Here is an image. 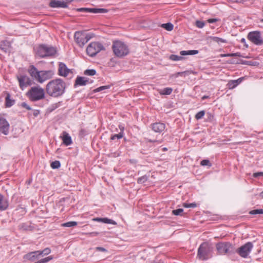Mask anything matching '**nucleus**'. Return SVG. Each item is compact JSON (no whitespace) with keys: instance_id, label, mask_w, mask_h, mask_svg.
<instances>
[{"instance_id":"obj_1","label":"nucleus","mask_w":263,"mask_h":263,"mask_svg":"<svg viewBox=\"0 0 263 263\" xmlns=\"http://www.w3.org/2000/svg\"><path fill=\"white\" fill-rule=\"evenodd\" d=\"M65 88V83L61 79H55L48 83L46 86V91L49 96L57 98L64 93Z\"/></svg>"},{"instance_id":"obj_2","label":"nucleus","mask_w":263,"mask_h":263,"mask_svg":"<svg viewBox=\"0 0 263 263\" xmlns=\"http://www.w3.org/2000/svg\"><path fill=\"white\" fill-rule=\"evenodd\" d=\"M28 72L34 80L40 83L51 79L54 75L52 70L39 71L34 65L29 66Z\"/></svg>"},{"instance_id":"obj_3","label":"nucleus","mask_w":263,"mask_h":263,"mask_svg":"<svg viewBox=\"0 0 263 263\" xmlns=\"http://www.w3.org/2000/svg\"><path fill=\"white\" fill-rule=\"evenodd\" d=\"M112 49L115 55L119 58L124 57L129 53L128 46L120 41H115L113 42Z\"/></svg>"},{"instance_id":"obj_4","label":"nucleus","mask_w":263,"mask_h":263,"mask_svg":"<svg viewBox=\"0 0 263 263\" xmlns=\"http://www.w3.org/2000/svg\"><path fill=\"white\" fill-rule=\"evenodd\" d=\"M26 96L31 101H37L45 98V91L39 86L32 87L26 93Z\"/></svg>"},{"instance_id":"obj_5","label":"nucleus","mask_w":263,"mask_h":263,"mask_svg":"<svg viewBox=\"0 0 263 263\" xmlns=\"http://www.w3.org/2000/svg\"><path fill=\"white\" fill-rule=\"evenodd\" d=\"M56 53L55 48L47 45H41L36 49V54L41 58L52 57Z\"/></svg>"},{"instance_id":"obj_6","label":"nucleus","mask_w":263,"mask_h":263,"mask_svg":"<svg viewBox=\"0 0 263 263\" xmlns=\"http://www.w3.org/2000/svg\"><path fill=\"white\" fill-rule=\"evenodd\" d=\"M105 47L99 42H92L89 44L86 49L87 54L90 57H93L102 50H104Z\"/></svg>"},{"instance_id":"obj_7","label":"nucleus","mask_w":263,"mask_h":263,"mask_svg":"<svg viewBox=\"0 0 263 263\" xmlns=\"http://www.w3.org/2000/svg\"><path fill=\"white\" fill-rule=\"evenodd\" d=\"M76 43L80 47H83L91 38V36L84 32L77 31L74 35Z\"/></svg>"},{"instance_id":"obj_8","label":"nucleus","mask_w":263,"mask_h":263,"mask_svg":"<svg viewBox=\"0 0 263 263\" xmlns=\"http://www.w3.org/2000/svg\"><path fill=\"white\" fill-rule=\"evenodd\" d=\"M210 252L208 243L203 242L200 245L198 249L197 257L203 260H207L211 257Z\"/></svg>"},{"instance_id":"obj_9","label":"nucleus","mask_w":263,"mask_h":263,"mask_svg":"<svg viewBox=\"0 0 263 263\" xmlns=\"http://www.w3.org/2000/svg\"><path fill=\"white\" fill-rule=\"evenodd\" d=\"M16 79L18 82L19 86L22 90L32 84V81L31 79L25 74H18L16 76Z\"/></svg>"},{"instance_id":"obj_10","label":"nucleus","mask_w":263,"mask_h":263,"mask_svg":"<svg viewBox=\"0 0 263 263\" xmlns=\"http://www.w3.org/2000/svg\"><path fill=\"white\" fill-rule=\"evenodd\" d=\"M248 39L256 45H261L263 44V39L259 31L250 32L248 34Z\"/></svg>"},{"instance_id":"obj_11","label":"nucleus","mask_w":263,"mask_h":263,"mask_svg":"<svg viewBox=\"0 0 263 263\" xmlns=\"http://www.w3.org/2000/svg\"><path fill=\"white\" fill-rule=\"evenodd\" d=\"M253 247L252 242H248L240 247L237 251L238 253L240 256L243 258H246L250 253Z\"/></svg>"},{"instance_id":"obj_12","label":"nucleus","mask_w":263,"mask_h":263,"mask_svg":"<svg viewBox=\"0 0 263 263\" xmlns=\"http://www.w3.org/2000/svg\"><path fill=\"white\" fill-rule=\"evenodd\" d=\"M10 125L5 118L0 115V134L7 135L9 132Z\"/></svg>"},{"instance_id":"obj_13","label":"nucleus","mask_w":263,"mask_h":263,"mask_svg":"<svg viewBox=\"0 0 263 263\" xmlns=\"http://www.w3.org/2000/svg\"><path fill=\"white\" fill-rule=\"evenodd\" d=\"M230 248V243L228 242H221L216 245L217 250L220 254H224L228 253Z\"/></svg>"},{"instance_id":"obj_14","label":"nucleus","mask_w":263,"mask_h":263,"mask_svg":"<svg viewBox=\"0 0 263 263\" xmlns=\"http://www.w3.org/2000/svg\"><path fill=\"white\" fill-rule=\"evenodd\" d=\"M59 74L61 76L66 77L69 73H71L70 69H68L66 65L62 62L59 64L58 69Z\"/></svg>"},{"instance_id":"obj_15","label":"nucleus","mask_w":263,"mask_h":263,"mask_svg":"<svg viewBox=\"0 0 263 263\" xmlns=\"http://www.w3.org/2000/svg\"><path fill=\"white\" fill-rule=\"evenodd\" d=\"M40 257L39 251H34L29 252L26 255H25L23 257V258L25 260H30L31 261H33L35 260L38 259Z\"/></svg>"},{"instance_id":"obj_16","label":"nucleus","mask_w":263,"mask_h":263,"mask_svg":"<svg viewBox=\"0 0 263 263\" xmlns=\"http://www.w3.org/2000/svg\"><path fill=\"white\" fill-rule=\"evenodd\" d=\"M152 130L156 132L160 133L165 129V125L160 122H156L151 125Z\"/></svg>"},{"instance_id":"obj_17","label":"nucleus","mask_w":263,"mask_h":263,"mask_svg":"<svg viewBox=\"0 0 263 263\" xmlns=\"http://www.w3.org/2000/svg\"><path fill=\"white\" fill-rule=\"evenodd\" d=\"M50 6L52 8H66L67 4L64 1L59 0H51L50 2Z\"/></svg>"},{"instance_id":"obj_18","label":"nucleus","mask_w":263,"mask_h":263,"mask_svg":"<svg viewBox=\"0 0 263 263\" xmlns=\"http://www.w3.org/2000/svg\"><path fill=\"white\" fill-rule=\"evenodd\" d=\"M60 137L63 141V143L66 146L70 145L72 143L71 138L66 132H63L62 135Z\"/></svg>"},{"instance_id":"obj_19","label":"nucleus","mask_w":263,"mask_h":263,"mask_svg":"<svg viewBox=\"0 0 263 263\" xmlns=\"http://www.w3.org/2000/svg\"><path fill=\"white\" fill-rule=\"evenodd\" d=\"M11 48V45L10 42L5 40L0 42V49L4 52H10Z\"/></svg>"},{"instance_id":"obj_20","label":"nucleus","mask_w":263,"mask_h":263,"mask_svg":"<svg viewBox=\"0 0 263 263\" xmlns=\"http://www.w3.org/2000/svg\"><path fill=\"white\" fill-rule=\"evenodd\" d=\"M9 206L8 200L0 194V210L5 211Z\"/></svg>"},{"instance_id":"obj_21","label":"nucleus","mask_w":263,"mask_h":263,"mask_svg":"<svg viewBox=\"0 0 263 263\" xmlns=\"http://www.w3.org/2000/svg\"><path fill=\"white\" fill-rule=\"evenodd\" d=\"M88 82V79L85 77H78L76 80L74 86H85Z\"/></svg>"},{"instance_id":"obj_22","label":"nucleus","mask_w":263,"mask_h":263,"mask_svg":"<svg viewBox=\"0 0 263 263\" xmlns=\"http://www.w3.org/2000/svg\"><path fill=\"white\" fill-rule=\"evenodd\" d=\"M119 127L120 129V132L118 134H114V135H112L110 138L111 140H114L116 139H120L123 137L124 127L121 125H119Z\"/></svg>"},{"instance_id":"obj_23","label":"nucleus","mask_w":263,"mask_h":263,"mask_svg":"<svg viewBox=\"0 0 263 263\" xmlns=\"http://www.w3.org/2000/svg\"><path fill=\"white\" fill-rule=\"evenodd\" d=\"M198 52L199 51L197 50H183L180 51V54L181 55H194L198 53Z\"/></svg>"},{"instance_id":"obj_24","label":"nucleus","mask_w":263,"mask_h":263,"mask_svg":"<svg viewBox=\"0 0 263 263\" xmlns=\"http://www.w3.org/2000/svg\"><path fill=\"white\" fill-rule=\"evenodd\" d=\"M5 103L7 107L12 106L14 103V101L10 99V95L9 93L7 94L5 98Z\"/></svg>"},{"instance_id":"obj_25","label":"nucleus","mask_w":263,"mask_h":263,"mask_svg":"<svg viewBox=\"0 0 263 263\" xmlns=\"http://www.w3.org/2000/svg\"><path fill=\"white\" fill-rule=\"evenodd\" d=\"M90 13H106L108 11L103 8H91Z\"/></svg>"},{"instance_id":"obj_26","label":"nucleus","mask_w":263,"mask_h":263,"mask_svg":"<svg viewBox=\"0 0 263 263\" xmlns=\"http://www.w3.org/2000/svg\"><path fill=\"white\" fill-rule=\"evenodd\" d=\"M243 78H240L237 80H231V89L236 87L239 84H240L243 80Z\"/></svg>"},{"instance_id":"obj_27","label":"nucleus","mask_w":263,"mask_h":263,"mask_svg":"<svg viewBox=\"0 0 263 263\" xmlns=\"http://www.w3.org/2000/svg\"><path fill=\"white\" fill-rule=\"evenodd\" d=\"M161 26L167 31H172L174 28V25L171 23L162 24Z\"/></svg>"},{"instance_id":"obj_28","label":"nucleus","mask_w":263,"mask_h":263,"mask_svg":"<svg viewBox=\"0 0 263 263\" xmlns=\"http://www.w3.org/2000/svg\"><path fill=\"white\" fill-rule=\"evenodd\" d=\"M38 251H39L40 256H43L44 255H46L50 254L51 252V250L49 248H46L44 249L43 250Z\"/></svg>"},{"instance_id":"obj_29","label":"nucleus","mask_w":263,"mask_h":263,"mask_svg":"<svg viewBox=\"0 0 263 263\" xmlns=\"http://www.w3.org/2000/svg\"><path fill=\"white\" fill-rule=\"evenodd\" d=\"M173 89L171 88L167 87L164 88L160 92L161 94L163 95H168L172 92Z\"/></svg>"},{"instance_id":"obj_30","label":"nucleus","mask_w":263,"mask_h":263,"mask_svg":"<svg viewBox=\"0 0 263 263\" xmlns=\"http://www.w3.org/2000/svg\"><path fill=\"white\" fill-rule=\"evenodd\" d=\"M77 225V222L76 221H69L64 223L62 224L64 227H72Z\"/></svg>"},{"instance_id":"obj_31","label":"nucleus","mask_w":263,"mask_h":263,"mask_svg":"<svg viewBox=\"0 0 263 263\" xmlns=\"http://www.w3.org/2000/svg\"><path fill=\"white\" fill-rule=\"evenodd\" d=\"M242 63L243 64H246L251 66H256L259 64L258 62L252 61H244L242 62Z\"/></svg>"},{"instance_id":"obj_32","label":"nucleus","mask_w":263,"mask_h":263,"mask_svg":"<svg viewBox=\"0 0 263 263\" xmlns=\"http://www.w3.org/2000/svg\"><path fill=\"white\" fill-rule=\"evenodd\" d=\"M231 64H238L241 62L240 60L236 61V60H234L233 58H232L233 57H235V56H239V57L240 55H239V53H231Z\"/></svg>"},{"instance_id":"obj_33","label":"nucleus","mask_w":263,"mask_h":263,"mask_svg":"<svg viewBox=\"0 0 263 263\" xmlns=\"http://www.w3.org/2000/svg\"><path fill=\"white\" fill-rule=\"evenodd\" d=\"M84 73L87 76H94L96 73V71L95 69H87L84 71Z\"/></svg>"},{"instance_id":"obj_34","label":"nucleus","mask_w":263,"mask_h":263,"mask_svg":"<svg viewBox=\"0 0 263 263\" xmlns=\"http://www.w3.org/2000/svg\"><path fill=\"white\" fill-rule=\"evenodd\" d=\"M148 179V176L146 175H144L141 177H139L138 179L137 182L138 183H145Z\"/></svg>"},{"instance_id":"obj_35","label":"nucleus","mask_w":263,"mask_h":263,"mask_svg":"<svg viewBox=\"0 0 263 263\" xmlns=\"http://www.w3.org/2000/svg\"><path fill=\"white\" fill-rule=\"evenodd\" d=\"M249 213L251 215L263 214L262 209H256L251 211Z\"/></svg>"},{"instance_id":"obj_36","label":"nucleus","mask_w":263,"mask_h":263,"mask_svg":"<svg viewBox=\"0 0 263 263\" xmlns=\"http://www.w3.org/2000/svg\"><path fill=\"white\" fill-rule=\"evenodd\" d=\"M183 59V58L181 56H178L175 54H172L170 57V59H171L172 61H180L181 60Z\"/></svg>"},{"instance_id":"obj_37","label":"nucleus","mask_w":263,"mask_h":263,"mask_svg":"<svg viewBox=\"0 0 263 263\" xmlns=\"http://www.w3.org/2000/svg\"><path fill=\"white\" fill-rule=\"evenodd\" d=\"M61 164L59 161H54L51 163V167L53 168H58L60 167Z\"/></svg>"},{"instance_id":"obj_38","label":"nucleus","mask_w":263,"mask_h":263,"mask_svg":"<svg viewBox=\"0 0 263 263\" xmlns=\"http://www.w3.org/2000/svg\"><path fill=\"white\" fill-rule=\"evenodd\" d=\"M205 111L204 110H201L200 111H199L196 115H195V118L197 120H199L201 119L204 115Z\"/></svg>"},{"instance_id":"obj_39","label":"nucleus","mask_w":263,"mask_h":263,"mask_svg":"<svg viewBox=\"0 0 263 263\" xmlns=\"http://www.w3.org/2000/svg\"><path fill=\"white\" fill-rule=\"evenodd\" d=\"M109 88H110V86L109 85L102 86L99 87L95 89L94 90V91L95 92H99V91H101L102 90H105V89H108Z\"/></svg>"},{"instance_id":"obj_40","label":"nucleus","mask_w":263,"mask_h":263,"mask_svg":"<svg viewBox=\"0 0 263 263\" xmlns=\"http://www.w3.org/2000/svg\"><path fill=\"white\" fill-rule=\"evenodd\" d=\"M103 220L102 222H103V223L113 224H116V222L112 219H108L107 218H103Z\"/></svg>"},{"instance_id":"obj_41","label":"nucleus","mask_w":263,"mask_h":263,"mask_svg":"<svg viewBox=\"0 0 263 263\" xmlns=\"http://www.w3.org/2000/svg\"><path fill=\"white\" fill-rule=\"evenodd\" d=\"M183 210L182 209H178L176 210H173L172 213L175 215H181L183 213Z\"/></svg>"},{"instance_id":"obj_42","label":"nucleus","mask_w":263,"mask_h":263,"mask_svg":"<svg viewBox=\"0 0 263 263\" xmlns=\"http://www.w3.org/2000/svg\"><path fill=\"white\" fill-rule=\"evenodd\" d=\"M195 24L196 26L199 28H202L205 25L204 22L200 21H196Z\"/></svg>"},{"instance_id":"obj_43","label":"nucleus","mask_w":263,"mask_h":263,"mask_svg":"<svg viewBox=\"0 0 263 263\" xmlns=\"http://www.w3.org/2000/svg\"><path fill=\"white\" fill-rule=\"evenodd\" d=\"M200 164L202 166H211V164L209 160L204 159L201 161Z\"/></svg>"},{"instance_id":"obj_44","label":"nucleus","mask_w":263,"mask_h":263,"mask_svg":"<svg viewBox=\"0 0 263 263\" xmlns=\"http://www.w3.org/2000/svg\"><path fill=\"white\" fill-rule=\"evenodd\" d=\"M183 206L185 208H195L197 205L195 203H184L183 204Z\"/></svg>"},{"instance_id":"obj_45","label":"nucleus","mask_w":263,"mask_h":263,"mask_svg":"<svg viewBox=\"0 0 263 263\" xmlns=\"http://www.w3.org/2000/svg\"><path fill=\"white\" fill-rule=\"evenodd\" d=\"M91 8H81L77 9V10L79 12H89L90 13Z\"/></svg>"},{"instance_id":"obj_46","label":"nucleus","mask_w":263,"mask_h":263,"mask_svg":"<svg viewBox=\"0 0 263 263\" xmlns=\"http://www.w3.org/2000/svg\"><path fill=\"white\" fill-rule=\"evenodd\" d=\"M212 39L213 41L215 42L219 43L224 42V41L222 39L219 38L218 37H212Z\"/></svg>"},{"instance_id":"obj_47","label":"nucleus","mask_w":263,"mask_h":263,"mask_svg":"<svg viewBox=\"0 0 263 263\" xmlns=\"http://www.w3.org/2000/svg\"><path fill=\"white\" fill-rule=\"evenodd\" d=\"M253 176L255 178L258 177L259 176H263V172H257L253 174Z\"/></svg>"},{"instance_id":"obj_48","label":"nucleus","mask_w":263,"mask_h":263,"mask_svg":"<svg viewBox=\"0 0 263 263\" xmlns=\"http://www.w3.org/2000/svg\"><path fill=\"white\" fill-rule=\"evenodd\" d=\"M22 106L27 109L28 110H30L31 109V107L25 102H23L22 104Z\"/></svg>"},{"instance_id":"obj_49","label":"nucleus","mask_w":263,"mask_h":263,"mask_svg":"<svg viewBox=\"0 0 263 263\" xmlns=\"http://www.w3.org/2000/svg\"><path fill=\"white\" fill-rule=\"evenodd\" d=\"M188 73H189V71H185L177 72V74L179 75V76H181V77L185 76L186 74H188Z\"/></svg>"},{"instance_id":"obj_50","label":"nucleus","mask_w":263,"mask_h":263,"mask_svg":"<svg viewBox=\"0 0 263 263\" xmlns=\"http://www.w3.org/2000/svg\"><path fill=\"white\" fill-rule=\"evenodd\" d=\"M96 250L99 251H102V252H106V250L105 248H104L103 247H97Z\"/></svg>"},{"instance_id":"obj_51","label":"nucleus","mask_w":263,"mask_h":263,"mask_svg":"<svg viewBox=\"0 0 263 263\" xmlns=\"http://www.w3.org/2000/svg\"><path fill=\"white\" fill-rule=\"evenodd\" d=\"M218 20L216 18H210L208 20V22L209 23H213L217 21Z\"/></svg>"},{"instance_id":"obj_52","label":"nucleus","mask_w":263,"mask_h":263,"mask_svg":"<svg viewBox=\"0 0 263 263\" xmlns=\"http://www.w3.org/2000/svg\"><path fill=\"white\" fill-rule=\"evenodd\" d=\"M95 221H98V222H103V218H96L93 219Z\"/></svg>"},{"instance_id":"obj_53","label":"nucleus","mask_w":263,"mask_h":263,"mask_svg":"<svg viewBox=\"0 0 263 263\" xmlns=\"http://www.w3.org/2000/svg\"><path fill=\"white\" fill-rule=\"evenodd\" d=\"M179 76L177 74V73H175L174 74H173L172 76H171V77L172 78H176L177 77H178Z\"/></svg>"},{"instance_id":"obj_54","label":"nucleus","mask_w":263,"mask_h":263,"mask_svg":"<svg viewBox=\"0 0 263 263\" xmlns=\"http://www.w3.org/2000/svg\"><path fill=\"white\" fill-rule=\"evenodd\" d=\"M241 0H231V3H241Z\"/></svg>"},{"instance_id":"obj_55","label":"nucleus","mask_w":263,"mask_h":263,"mask_svg":"<svg viewBox=\"0 0 263 263\" xmlns=\"http://www.w3.org/2000/svg\"><path fill=\"white\" fill-rule=\"evenodd\" d=\"M209 98V96H203V97H202V100H204V99H207V98Z\"/></svg>"},{"instance_id":"obj_56","label":"nucleus","mask_w":263,"mask_h":263,"mask_svg":"<svg viewBox=\"0 0 263 263\" xmlns=\"http://www.w3.org/2000/svg\"><path fill=\"white\" fill-rule=\"evenodd\" d=\"M91 234L93 235V236H96V235H97L98 234V233H97V232H93Z\"/></svg>"},{"instance_id":"obj_57","label":"nucleus","mask_w":263,"mask_h":263,"mask_svg":"<svg viewBox=\"0 0 263 263\" xmlns=\"http://www.w3.org/2000/svg\"><path fill=\"white\" fill-rule=\"evenodd\" d=\"M259 196L263 198V191L260 193Z\"/></svg>"},{"instance_id":"obj_58","label":"nucleus","mask_w":263,"mask_h":263,"mask_svg":"<svg viewBox=\"0 0 263 263\" xmlns=\"http://www.w3.org/2000/svg\"><path fill=\"white\" fill-rule=\"evenodd\" d=\"M149 142H158L159 143H160V141H153V140H149Z\"/></svg>"},{"instance_id":"obj_59","label":"nucleus","mask_w":263,"mask_h":263,"mask_svg":"<svg viewBox=\"0 0 263 263\" xmlns=\"http://www.w3.org/2000/svg\"><path fill=\"white\" fill-rule=\"evenodd\" d=\"M241 42H245V39L242 38V39H241Z\"/></svg>"},{"instance_id":"obj_60","label":"nucleus","mask_w":263,"mask_h":263,"mask_svg":"<svg viewBox=\"0 0 263 263\" xmlns=\"http://www.w3.org/2000/svg\"><path fill=\"white\" fill-rule=\"evenodd\" d=\"M163 150H164V151H166V150H167V148H165V147L163 148Z\"/></svg>"},{"instance_id":"obj_61","label":"nucleus","mask_w":263,"mask_h":263,"mask_svg":"<svg viewBox=\"0 0 263 263\" xmlns=\"http://www.w3.org/2000/svg\"><path fill=\"white\" fill-rule=\"evenodd\" d=\"M21 228H22V229H23V224H22V225L21 226Z\"/></svg>"},{"instance_id":"obj_62","label":"nucleus","mask_w":263,"mask_h":263,"mask_svg":"<svg viewBox=\"0 0 263 263\" xmlns=\"http://www.w3.org/2000/svg\"><path fill=\"white\" fill-rule=\"evenodd\" d=\"M262 21L263 22V19H262Z\"/></svg>"}]
</instances>
